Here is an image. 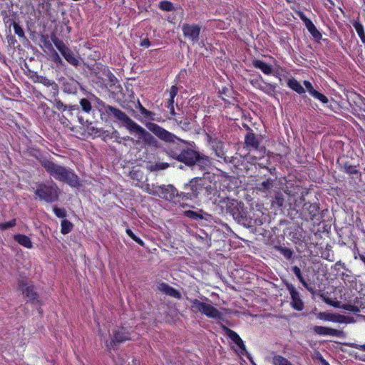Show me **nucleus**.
<instances>
[{"mask_svg": "<svg viewBox=\"0 0 365 365\" xmlns=\"http://www.w3.org/2000/svg\"><path fill=\"white\" fill-rule=\"evenodd\" d=\"M220 174L207 173L206 185L209 190L202 200L211 201L218 207L222 213L230 215L239 224L250 225L252 219L247 216L244 203L227 197L232 189V178L225 172L219 170Z\"/></svg>", "mask_w": 365, "mask_h": 365, "instance_id": "1", "label": "nucleus"}, {"mask_svg": "<svg viewBox=\"0 0 365 365\" xmlns=\"http://www.w3.org/2000/svg\"><path fill=\"white\" fill-rule=\"evenodd\" d=\"M145 125L159 139L170 143L165 148L168 156L187 167L195 165L199 151L195 149L194 142L182 140L156 123L148 122Z\"/></svg>", "mask_w": 365, "mask_h": 365, "instance_id": "2", "label": "nucleus"}, {"mask_svg": "<svg viewBox=\"0 0 365 365\" xmlns=\"http://www.w3.org/2000/svg\"><path fill=\"white\" fill-rule=\"evenodd\" d=\"M207 173H205L202 178L196 177L191 179L183 185L181 192H179L172 184L160 185L158 188L157 196L175 205L183 203L187 200L202 201L203 195L210 189L206 185Z\"/></svg>", "mask_w": 365, "mask_h": 365, "instance_id": "3", "label": "nucleus"}, {"mask_svg": "<svg viewBox=\"0 0 365 365\" xmlns=\"http://www.w3.org/2000/svg\"><path fill=\"white\" fill-rule=\"evenodd\" d=\"M97 110L100 113L101 120L108 121L115 119L122 123L130 133L138 135L145 145L155 146L157 144L156 139L148 131L132 120L125 112L120 109L110 106L104 101L97 98Z\"/></svg>", "mask_w": 365, "mask_h": 365, "instance_id": "4", "label": "nucleus"}, {"mask_svg": "<svg viewBox=\"0 0 365 365\" xmlns=\"http://www.w3.org/2000/svg\"><path fill=\"white\" fill-rule=\"evenodd\" d=\"M41 165L56 180L66 183L71 187H78L81 185L78 176L72 169L57 164L50 159L41 160Z\"/></svg>", "mask_w": 365, "mask_h": 365, "instance_id": "5", "label": "nucleus"}, {"mask_svg": "<svg viewBox=\"0 0 365 365\" xmlns=\"http://www.w3.org/2000/svg\"><path fill=\"white\" fill-rule=\"evenodd\" d=\"M34 193L40 200L52 203L58 200L61 190L53 181L40 182L36 184Z\"/></svg>", "mask_w": 365, "mask_h": 365, "instance_id": "6", "label": "nucleus"}, {"mask_svg": "<svg viewBox=\"0 0 365 365\" xmlns=\"http://www.w3.org/2000/svg\"><path fill=\"white\" fill-rule=\"evenodd\" d=\"M88 120H85L81 111L77 105L68 106V109L64 110L61 118V123L66 127L74 130V128L78 126H85Z\"/></svg>", "mask_w": 365, "mask_h": 365, "instance_id": "7", "label": "nucleus"}, {"mask_svg": "<svg viewBox=\"0 0 365 365\" xmlns=\"http://www.w3.org/2000/svg\"><path fill=\"white\" fill-rule=\"evenodd\" d=\"M191 309L194 312H199L206 317L215 319H222V314L212 305L200 302L197 299H190Z\"/></svg>", "mask_w": 365, "mask_h": 365, "instance_id": "8", "label": "nucleus"}, {"mask_svg": "<svg viewBox=\"0 0 365 365\" xmlns=\"http://www.w3.org/2000/svg\"><path fill=\"white\" fill-rule=\"evenodd\" d=\"M18 289L21 292L28 302L31 304L39 302V295L36 291V287L32 281H29L26 277H21L18 279Z\"/></svg>", "mask_w": 365, "mask_h": 365, "instance_id": "9", "label": "nucleus"}, {"mask_svg": "<svg viewBox=\"0 0 365 365\" xmlns=\"http://www.w3.org/2000/svg\"><path fill=\"white\" fill-rule=\"evenodd\" d=\"M249 159L255 160V157L242 156L237 153L235 156H232L229 159L227 163L232 165L234 168L232 171L234 173L237 175H244V174L247 173L254 165V163L250 162Z\"/></svg>", "mask_w": 365, "mask_h": 365, "instance_id": "10", "label": "nucleus"}, {"mask_svg": "<svg viewBox=\"0 0 365 365\" xmlns=\"http://www.w3.org/2000/svg\"><path fill=\"white\" fill-rule=\"evenodd\" d=\"M133 330L130 328L120 327L113 331V336L110 341L106 342V346L108 350L113 349L115 346L123 343L126 341L132 339V334Z\"/></svg>", "mask_w": 365, "mask_h": 365, "instance_id": "11", "label": "nucleus"}, {"mask_svg": "<svg viewBox=\"0 0 365 365\" xmlns=\"http://www.w3.org/2000/svg\"><path fill=\"white\" fill-rule=\"evenodd\" d=\"M51 41L56 48L69 64L75 67H77L79 65L80 62L78 58L75 56L73 51L70 49L61 39L53 35L51 36Z\"/></svg>", "mask_w": 365, "mask_h": 365, "instance_id": "12", "label": "nucleus"}, {"mask_svg": "<svg viewBox=\"0 0 365 365\" xmlns=\"http://www.w3.org/2000/svg\"><path fill=\"white\" fill-rule=\"evenodd\" d=\"M247 133L245 136V148L249 150H258L259 155L258 157H255V159L257 160V158H261L264 155L266 148L264 146H260L259 136L254 133L252 129L247 126Z\"/></svg>", "mask_w": 365, "mask_h": 365, "instance_id": "13", "label": "nucleus"}, {"mask_svg": "<svg viewBox=\"0 0 365 365\" xmlns=\"http://www.w3.org/2000/svg\"><path fill=\"white\" fill-rule=\"evenodd\" d=\"M2 5V4H0V15L3 17L4 22L6 24H9V26L13 25L15 34L19 37H24V31L23 29L13 19V16L14 15L13 11V4L11 3L8 4L6 2V9H4Z\"/></svg>", "mask_w": 365, "mask_h": 365, "instance_id": "14", "label": "nucleus"}, {"mask_svg": "<svg viewBox=\"0 0 365 365\" xmlns=\"http://www.w3.org/2000/svg\"><path fill=\"white\" fill-rule=\"evenodd\" d=\"M319 208L317 203L304 202L300 210V217L304 219L307 223L312 220L319 215Z\"/></svg>", "mask_w": 365, "mask_h": 365, "instance_id": "15", "label": "nucleus"}, {"mask_svg": "<svg viewBox=\"0 0 365 365\" xmlns=\"http://www.w3.org/2000/svg\"><path fill=\"white\" fill-rule=\"evenodd\" d=\"M302 226L303 223L301 226L298 224V252L306 250L308 245L312 244L310 229L304 230Z\"/></svg>", "mask_w": 365, "mask_h": 365, "instance_id": "16", "label": "nucleus"}, {"mask_svg": "<svg viewBox=\"0 0 365 365\" xmlns=\"http://www.w3.org/2000/svg\"><path fill=\"white\" fill-rule=\"evenodd\" d=\"M201 28L197 24H184L182 26V31L185 38L195 43L198 41Z\"/></svg>", "mask_w": 365, "mask_h": 365, "instance_id": "17", "label": "nucleus"}, {"mask_svg": "<svg viewBox=\"0 0 365 365\" xmlns=\"http://www.w3.org/2000/svg\"><path fill=\"white\" fill-rule=\"evenodd\" d=\"M298 16L304 23L305 26L307 27V30L309 31L312 36L314 38V39L316 40L317 41H319L322 39V35L319 32V31L316 28L312 21L309 18H307L305 16V14L302 11H298Z\"/></svg>", "mask_w": 365, "mask_h": 365, "instance_id": "18", "label": "nucleus"}, {"mask_svg": "<svg viewBox=\"0 0 365 365\" xmlns=\"http://www.w3.org/2000/svg\"><path fill=\"white\" fill-rule=\"evenodd\" d=\"M225 329L226 334L228 336V337L239 348L238 354H242V355L247 354V351L246 350V346L245 345V343H244L243 340L241 339V337L239 336V334L236 331H235L227 327H225Z\"/></svg>", "mask_w": 365, "mask_h": 365, "instance_id": "19", "label": "nucleus"}, {"mask_svg": "<svg viewBox=\"0 0 365 365\" xmlns=\"http://www.w3.org/2000/svg\"><path fill=\"white\" fill-rule=\"evenodd\" d=\"M313 331L319 335H330L337 337H344L346 336V334L341 330L322 326H314Z\"/></svg>", "mask_w": 365, "mask_h": 365, "instance_id": "20", "label": "nucleus"}, {"mask_svg": "<svg viewBox=\"0 0 365 365\" xmlns=\"http://www.w3.org/2000/svg\"><path fill=\"white\" fill-rule=\"evenodd\" d=\"M95 66L96 68L93 69V72L96 73V75L98 73H102L103 75L107 77L108 81L112 84H114L117 81L116 77L110 71V70L107 66L98 63H96Z\"/></svg>", "mask_w": 365, "mask_h": 365, "instance_id": "21", "label": "nucleus"}, {"mask_svg": "<svg viewBox=\"0 0 365 365\" xmlns=\"http://www.w3.org/2000/svg\"><path fill=\"white\" fill-rule=\"evenodd\" d=\"M95 66L96 68L93 69V72L96 73V75L98 73H102L103 75L107 77L108 81L112 84H114L117 81L116 77L110 71V70L107 66L98 63H96Z\"/></svg>", "mask_w": 365, "mask_h": 365, "instance_id": "22", "label": "nucleus"}, {"mask_svg": "<svg viewBox=\"0 0 365 365\" xmlns=\"http://www.w3.org/2000/svg\"><path fill=\"white\" fill-rule=\"evenodd\" d=\"M337 163L339 164L340 168L346 174L349 175H359L361 176V173L358 169V165H353L351 163L349 160H340V159L337 160Z\"/></svg>", "mask_w": 365, "mask_h": 365, "instance_id": "23", "label": "nucleus"}, {"mask_svg": "<svg viewBox=\"0 0 365 365\" xmlns=\"http://www.w3.org/2000/svg\"><path fill=\"white\" fill-rule=\"evenodd\" d=\"M158 289L165 294L178 299H180L182 297L181 293L178 290L165 282L160 283L158 286Z\"/></svg>", "mask_w": 365, "mask_h": 365, "instance_id": "24", "label": "nucleus"}, {"mask_svg": "<svg viewBox=\"0 0 365 365\" xmlns=\"http://www.w3.org/2000/svg\"><path fill=\"white\" fill-rule=\"evenodd\" d=\"M196 158L195 160V165H197L201 170H207L212 165L211 158L200 152Z\"/></svg>", "mask_w": 365, "mask_h": 365, "instance_id": "25", "label": "nucleus"}, {"mask_svg": "<svg viewBox=\"0 0 365 365\" xmlns=\"http://www.w3.org/2000/svg\"><path fill=\"white\" fill-rule=\"evenodd\" d=\"M252 66L255 68L259 69L265 75H270L273 72V67L272 65L259 59L253 60Z\"/></svg>", "mask_w": 365, "mask_h": 365, "instance_id": "26", "label": "nucleus"}, {"mask_svg": "<svg viewBox=\"0 0 365 365\" xmlns=\"http://www.w3.org/2000/svg\"><path fill=\"white\" fill-rule=\"evenodd\" d=\"M14 240L25 248L31 249L33 247V242L30 237L24 234L14 235Z\"/></svg>", "mask_w": 365, "mask_h": 365, "instance_id": "27", "label": "nucleus"}, {"mask_svg": "<svg viewBox=\"0 0 365 365\" xmlns=\"http://www.w3.org/2000/svg\"><path fill=\"white\" fill-rule=\"evenodd\" d=\"M298 279L309 292L312 294H316L314 282L310 280H305L301 274L299 268H298Z\"/></svg>", "mask_w": 365, "mask_h": 365, "instance_id": "28", "label": "nucleus"}, {"mask_svg": "<svg viewBox=\"0 0 365 365\" xmlns=\"http://www.w3.org/2000/svg\"><path fill=\"white\" fill-rule=\"evenodd\" d=\"M104 141H106L108 139L114 138L115 140L118 143H120L119 133L116 130H113L112 131L105 130L103 129V131L101 133V136Z\"/></svg>", "mask_w": 365, "mask_h": 365, "instance_id": "29", "label": "nucleus"}, {"mask_svg": "<svg viewBox=\"0 0 365 365\" xmlns=\"http://www.w3.org/2000/svg\"><path fill=\"white\" fill-rule=\"evenodd\" d=\"M214 150L217 158L223 159L224 162L227 163L230 158L225 155V152L223 148V143L220 141L217 142L214 146Z\"/></svg>", "mask_w": 365, "mask_h": 365, "instance_id": "30", "label": "nucleus"}, {"mask_svg": "<svg viewBox=\"0 0 365 365\" xmlns=\"http://www.w3.org/2000/svg\"><path fill=\"white\" fill-rule=\"evenodd\" d=\"M88 133L91 135H93L94 138H97L101 136V133L103 131V128H99L93 126L92 123L88 120V123L85 124V126H82Z\"/></svg>", "mask_w": 365, "mask_h": 365, "instance_id": "31", "label": "nucleus"}, {"mask_svg": "<svg viewBox=\"0 0 365 365\" xmlns=\"http://www.w3.org/2000/svg\"><path fill=\"white\" fill-rule=\"evenodd\" d=\"M259 78L263 83V85H260L259 89L262 91L264 93L268 95H272L276 90V86L269 83L265 82L262 76L259 75Z\"/></svg>", "mask_w": 365, "mask_h": 365, "instance_id": "32", "label": "nucleus"}, {"mask_svg": "<svg viewBox=\"0 0 365 365\" xmlns=\"http://www.w3.org/2000/svg\"><path fill=\"white\" fill-rule=\"evenodd\" d=\"M303 85L304 86V88L298 83V94L299 95L304 94L306 91H308L309 93L312 96V92L316 91L313 88L312 83L308 81H304Z\"/></svg>", "mask_w": 365, "mask_h": 365, "instance_id": "33", "label": "nucleus"}, {"mask_svg": "<svg viewBox=\"0 0 365 365\" xmlns=\"http://www.w3.org/2000/svg\"><path fill=\"white\" fill-rule=\"evenodd\" d=\"M63 90L65 93L69 94L75 93L77 91L76 83L73 80L64 82L63 84Z\"/></svg>", "mask_w": 365, "mask_h": 365, "instance_id": "34", "label": "nucleus"}, {"mask_svg": "<svg viewBox=\"0 0 365 365\" xmlns=\"http://www.w3.org/2000/svg\"><path fill=\"white\" fill-rule=\"evenodd\" d=\"M61 232L63 235H67L71 232L73 228V224L69 220L65 219L61 222Z\"/></svg>", "mask_w": 365, "mask_h": 365, "instance_id": "35", "label": "nucleus"}, {"mask_svg": "<svg viewBox=\"0 0 365 365\" xmlns=\"http://www.w3.org/2000/svg\"><path fill=\"white\" fill-rule=\"evenodd\" d=\"M80 106L81 108V113H90L92 110V105L91 101L87 98H81L80 100Z\"/></svg>", "mask_w": 365, "mask_h": 365, "instance_id": "36", "label": "nucleus"}, {"mask_svg": "<svg viewBox=\"0 0 365 365\" xmlns=\"http://www.w3.org/2000/svg\"><path fill=\"white\" fill-rule=\"evenodd\" d=\"M158 6L160 9L165 11H171L175 9L173 4L171 1L167 0L160 1Z\"/></svg>", "mask_w": 365, "mask_h": 365, "instance_id": "37", "label": "nucleus"}, {"mask_svg": "<svg viewBox=\"0 0 365 365\" xmlns=\"http://www.w3.org/2000/svg\"><path fill=\"white\" fill-rule=\"evenodd\" d=\"M354 27L356 29L361 41L364 43H365V32H364L363 26L359 22H355L354 24Z\"/></svg>", "mask_w": 365, "mask_h": 365, "instance_id": "38", "label": "nucleus"}, {"mask_svg": "<svg viewBox=\"0 0 365 365\" xmlns=\"http://www.w3.org/2000/svg\"><path fill=\"white\" fill-rule=\"evenodd\" d=\"M273 182L274 180L272 179H267V180L262 182L259 184V190L263 192L269 190L273 186Z\"/></svg>", "mask_w": 365, "mask_h": 365, "instance_id": "39", "label": "nucleus"}, {"mask_svg": "<svg viewBox=\"0 0 365 365\" xmlns=\"http://www.w3.org/2000/svg\"><path fill=\"white\" fill-rule=\"evenodd\" d=\"M274 365H292V364L285 358L280 355H276L273 357Z\"/></svg>", "mask_w": 365, "mask_h": 365, "instance_id": "40", "label": "nucleus"}, {"mask_svg": "<svg viewBox=\"0 0 365 365\" xmlns=\"http://www.w3.org/2000/svg\"><path fill=\"white\" fill-rule=\"evenodd\" d=\"M29 155L38 160L39 163L41 164V160H48L46 158H43L41 152L39 149L31 148L29 150Z\"/></svg>", "mask_w": 365, "mask_h": 365, "instance_id": "41", "label": "nucleus"}, {"mask_svg": "<svg viewBox=\"0 0 365 365\" xmlns=\"http://www.w3.org/2000/svg\"><path fill=\"white\" fill-rule=\"evenodd\" d=\"M142 115H143V117L145 118L148 119L150 120L158 121V122L161 121L160 117H155V115H156L155 113L150 110H148V109H146Z\"/></svg>", "mask_w": 365, "mask_h": 365, "instance_id": "42", "label": "nucleus"}, {"mask_svg": "<svg viewBox=\"0 0 365 365\" xmlns=\"http://www.w3.org/2000/svg\"><path fill=\"white\" fill-rule=\"evenodd\" d=\"M125 232L133 241H135L137 244L140 246H144V242L138 237H137L131 229L127 228L125 230Z\"/></svg>", "mask_w": 365, "mask_h": 365, "instance_id": "43", "label": "nucleus"}, {"mask_svg": "<svg viewBox=\"0 0 365 365\" xmlns=\"http://www.w3.org/2000/svg\"><path fill=\"white\" fill-rule=\"evenodd\" d=\"M160 185H156L155 184H146L145 187V191L150 195L153 196H157L158 195V188Z\"/></svg>", "mask_w": 365, "mask_h": 365, "instance_id": "44", "label": "nucleus"}, {"mask_svg": "<svg viewBox=\"0 0 365 365\" xmlns=\"http://www.w3.org/2000/svg\"><path fill=\"white\" fill-rule=\"evenodd\" d=\"M47 88V95L50 97V98H55L58 96V84L56 83V86H49L48 87L46 88Z\"/></svg>", "mask_w": 365, "mask_h": 365, "instance_id": "45", "label": "nucleus"}, {"mask_svg": "<svg viewBox=\"0 0 365 365\" xmlns=\"http://www.w3.org/2000/svg\"><path fill=\"white\" fill-rule=\"evenodd\" d=\"M52 61L56 64L60 66H64V63L58 53L53 48L51 53Z\"/></svg>", "mask_w": 365, "mask_h": 365, "instance_id": "46", "label": "nucleus"}, {"mask_svg": "<svg viewBox=\"0 0 365 365\" xmlns=\"http://www.w3.org/2000/svg\"><path fill=\"white\" fill-rule=\"evenodd\" d=\"M317 318L325 321L332 322V320H334V314L327 312H319L317 314Z\"/></svg>", "mask_w": 365, "mask_h": 365, "instance_id": "47", "label": "nucleus"}, {"mask_svg": "<svg viewBox=\"0 0 365 365\" xmlns=\"http://www.w3.org/2000/svg\"><path fill=\"white\" fill-rule=\"evenodd\" d=\"M16 219H12L8 222L0 223V229L2 230H7L9 228L13 227L16 225Z\"/></svg>", "mask_w": 365, "mask_h": 365, "instance_id": "48", "label": "nucleus"}, {"mask_svg": "<svg viewBox=\"0 0 365 365\" xmlns=\"http://www.w3.org/2000/svg\"><path fill=\"white\" fill-rule=\"evenodd\" d=\"M313 97L315 98L319 99L320 101H322L323 103H327L329 100L328 98L322 93L318 92L317 91H315L314 92H312Z\"/></svg>", "mask_w": 365, "mask_h": 365, "instance_id": "49", "label": "nucleus"}, {"mask_svg": "<svg viewBox=\"0 0 365 365\" xmlns=\"http://www.w3.org/2000/svg\"><path fill=\"white\" fill-rule=\"evenodd\" d=\"M178 93V88L176 85H173L169 90V99L168 101H174L175 96Z\"/></svg>", "mask_w": 365, "mask_h": 365, "instance_id": "50", "label": "nucleus"}, {"mask_svg": "<svg viewBox=\"0 0 365 365\" xmlns=\"http://www.w3.org/2000/svg\"><path fill=\"white\" fill-rule=\"evenodd\" d=\"M289 290L292 297L291 305L294 309H297V290L293 287Z\"/></svg>", "mask_w": 365, "mask_h": 365, "instance_id": "51", "label": "nucleus"}, {"mask_svg": "<svg viewBox=\"0 0 365 365\" xmlns=\"http://www.w3.org/2000/svg\"><path fill=\"white\" fill-rule=\"evenodd\" d=\"M341 308L345 310L352 312L354 313H357L359 312V308L358 307L352 305L351 304H344L341 305Z\"/></svg>", "mask_w": 365, "mask_h": 365, "instance_id": "52", "label": "nucleus"}, {"mask_svg": "<svg viewBox=\"0 0 365 365\" xmlns=\"http://www.w3.org/2000/svg\"><path fill=\"white\" fill-rule=\"evenodd\" d=\"M174 102L175 101H168L166 103V108L170 110V114L171 115L172 118H175L176 115V113L175 111L174 108Z\"/></svg>", "mask_w": 365, "mask_h": 365, "instance_id": "53", "label": "nucleus"}, {"mask_svg": "<svg viewBox=\"0 0 365 365\" xmlns=\"http://www.w3.org/2000/svg\"><path fill=\"white\" fill-rule=\"evenodd\" d=\"M53 211L54 214L56 215V216L58 217L63 218L66 216V211L63 209H61V208H59L57 207H53Z\"/></svg>", "mask_w": 365, "mask_h": 365, "instance_id": "54", "label": "nucleus"}, {"mask_svg": "<svg viewBox=\"0 0 365 365\" xmlns=\"http://www.w3.org/2000/svg\"><path fill=\"white\" fill-rule=\"evenodd\" d=\"M41 83L43 84L46 88L48 87L49 86H52L53 87L56 86V82L53 80L49 79L46 76L43 77Z\"/></svg>", "mask_w": 365, "mask_h": 365, "instance_id": "55", "label": "nucleus"}, {"mask_svg": "<svg viewBox=\"0 0 365 365\" xmlns=\"http://www.w3.org/2000/svg\"><path fill=\"white\" fill-rule=\"evenodd\" d=\"M186 215L187 217L195 220H199L202 218L200 214L192 210L187 211Z\"/></svg>", "mask_w": 365, "mask_h": 365, "instance_id": "56", "label": "nucleus"}, {"mask_svg": "<svg viewBox=\"0 0 365 365\" xmlns=\"http://www.w3.org/2000/svg\"><path fill=\"white\" fill-rule=\"evenodd\" d=\"M55 106L58 110H62L63 113L64 110H67L68 107V106H65L61 100L56 101Z\"/></svg>", "mask_w": 365, "mask_h": 365, "instance_id": "57", "label": "nucleus"}, {"mask_svg": "<svg viewBox=\"0 0 365 365\" xmlns=\"http://www.w3.org/2000/svg\"><path fill=\"white\" fill-rule=\"evenodd\" d=\"M43 76L38 75L35 72L30 78L32 79L34 83H41Z\"/></svg>", "mask_w": 365, "mask_h": 365, "instance_id": "58", "label": "nucleus"}, {"mask_svg": "<svg viewBox=\"0 0 365 365\" xmlns=\"http://www.w3.org/2000/svg\"><path fill=\"white\" fill-rule=\"evenodd\" d=\"M344 344L349 347L355 348V349H360V350L365 351V344L359 345V344H357L355 343H345Z\"/></svg>", "mask_w": 365, "mask_h": 365, "instance_id": "59", "label": "nucleus"}, {"mask_svg": "<svg viewBox=\"0 0 365 365\" xmlns=\"http://www.w3.org/2000/svg\"><path fill=\"white\" fill-rule=\"evenodd\" d=\"M281 253L287 258V259H290L292 255V252L291 251V250L288 249V248H286V247H283V248H281Z\"/></svg>", "mask_w": 365, "mask_h": 365, "instance_id": "60", "label": "nucleus"}, {"mask_svg": "<svg viewBox=\"0 0 365 365\" xmlns=\"http://www.w3.org/2000/svg\"><path fill=\"white\" fill-rule=\"evenodd\" d=\"M173 120L178 123V125L181 127H187L189 125L187 118H185V120H180L178 118H173Z\"/></svg>", "mask_w": 365, "mask_h": 365, "instance_id": "61", "label": "nucleus"}, {"mask_svg": "<svg viewBox=\"0 0 365 365\" xmlns=\"http://www.w3.org/2000/svg\"><path fill=\"white\" fill-rule=\"evenodd\" d=\"M289 87L293 91H297V79L292 78L288 81L287 83Z\"/></svg>", "mask_w": 365, "mask_h": 365, "instance_id": "62", "label": "nucleus"}, {"mask_svg": "<svg viewBox=\"0 0 365 365\" xmlns=\"http://www.w3.org/2000/svg\"><path fill=\"white\" fill-rule=\"evenodd\" d=\"M345 319H346L345 316L340 315V314H334V320H332V322L342 323L344 322Z\"/></svg>", "mask_w": 365, "mask_h": 365, "instance_id": "63", "label": "nucleus"}, {"mask_svg": "<svg viewBox=\"0 0 365 365\" xmlns=\"http://www.w3.org/2000/svg\"><path fill=\"white\" fill-rule=\"evenodd\" d=\"M251 84L255 87V88H257L259 89V87H260V85H263V83H262L260 78H259V76L255 79V80H251Z\"/></svg>", "mask_w": 365, "mask_h": 365, "instance_id": "64", "label": "nucleus"}]
</instances>
